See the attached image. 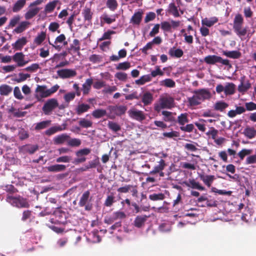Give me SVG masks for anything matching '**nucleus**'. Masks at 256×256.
<instances>
[{
    "mask_svg": "<svg viewBox=\"0 0 256 256\" xmlns=\"http://www.w3.org/2000/svg\"><path fill=\"white\" fill-rule=\"evenodd\" d=\"M48 172H58L64 171L66 166L64 164H56L46 168Z\"/></svg>",
    "mask_w": 256,
    "mask_h": 256,
    "instance_id": "obj_23",
    "label": "nucleus"
},
{
    "mask_svg": "<svg viewBox=\"0 0 256 256\" xmlns=\"http://www.w3.org/2000/svg\"><path fill=\"white\" fill-rule=\"evenodd\" d=\"M223 54L227 57L232 58H238L241 56V53L238 50L224 51Z\"/></svg>",
    "mask_w": 256,
    "mask_h": 256,
    "instance_id": "obj_38",
    "label": "nucleus"
},
{
    "mask_svg": "<svg viewBox=\"0 0 256 256\" xmlns=\"http://www.w3.org/2000/svg\"><path fill=\"white\" fill-rule=\"evenodd\" d=\"M130 67V64L128 62H120L116 66V68L118 70H126Z\"/></svg>",
    "mask_w": 256,
    "mask_h": 256,
    "instance_id": "obj_56",
    "label": "nucleus"
},
{
    "mask_svg": "<svg viewBox=\"0 0 256 256\" xmlns=\"http://www.w3.org/2000/svg\"><path fill=\"white\" fill-rule=\"evenodd\" d=\"M252 152V150L250 149H242L238 154V156L241 160H244L246 156L250 154Z\"/></svg>",
    "mask_w": 256,
    "mask_h": 256,
    "instance_id": "obj_52",
    "label": "nucleus"
},
{
    "mask_svg": "<svg viewBox=\"0 0 256 256\" xmlns=\"http://www.w3.org/2000/svg\"><path fill=\"white\" fill-rule=\"evenodd\" d=\"M228 106V104L226 102L218 101L215 103L214 108L216 110L222 112Z\"/></svg>",
    "mask_w": 256,
    "mask_h": 256,
    "instance_id": "obj_42",
    "label": "nucleus"
},
{
    "mask_svg": "<svg viewBox=\"0 0 256 256\" xmlns=\"http://www.w3.org/2000/svg\"><path fill=\"white\" fill-rule=\"evenodd\" d=\"M70 50H73L74 52L78 53V55L80 54V41L78 39H74V40L73 44L70 45V48H68L69 52Z\"/></svg>",
    "mask_w": 256,
    "mask_h": 256,
    "instance_id": "obj_43",
    "label": "nucleus"
},
{
    "mask_svg": "<svg viewBox=\"0 0 256 256\" xmlns=\"http://www.w3.org/2000/svg\"><path fill=\"white\" fill-rule=\"evenodd\" d=\"M116 34V32L114 30H108L107 32H105L102 38H100L98 39L99 41H102L106 40H110L111 39V36L112 34Z\"/></svg>",
    "mask_w": 256,
    "mask_h": 256,
    "instance_id": "obj_54",
    "label": "nucleus"
},
{
    "mask_svg": "<svg viewBox=\"0 0 256 256\" xmlns=\"http://www.w3.org/2000/svg\"><path fill=\"white\" fill-rule=\"evenodd\" d=\"M24 54L22 52H16L12 56L14 62H16L18 66H23L28 62V60H24Z\"/></svg>",
    "mask_w": 256,
    "mask_h": 256,
    "instance_id": "obj_11",
    "label": "nucleus"
},
{
    "mask_svg": "<svg viewBox=\"0 0 256 256\" xmlns=\"http://www.w3.org/2000/svg\"><path fill=\"white\" fill-rule=\"evenodd\" d=\"M78 123L80 126L84 128H88L91 127L92 124V122L91 121L85 118H82L81 120Z\"/></svg>",
    "mask_w": 256,
    "mask_h": 256,
    "instance_id": "obj_59",
    "label": "nucleus"
},
{
    "mask_svg": "<svg viewBox=\"0 0 256 256\" xmlns=\"http://www.w3.org/2000/svg\"><path fill=\"white\" fill-rule=\"evenodd\" d=\"M162 114L164 116V120L166 122H172L174 118L172 116V112L164 110L162 112Z\"/></svg>",
    "mask_w": 256,
    "mask_h": 256,
    "instance_id": "obj_55",
    "label": "nucleus"
},
{
    "mask_svg": "<svg viewBox=\"0 0 256 256\" xmlns=\"http://www.w3.org/2000/svg\"><path fill=\"white\" fill-rule=\"evenodd\" d=\"M51 122L52 121L50 120H46L38 122L36 124L34 130H40L44 129L50 125Z\"/></svg>",
    "mask_w": 256,
    "mask_h": 256,
    "instance_id": "obj_37",
    "label": "nucleus"
},
{
    "mask_svg": "<svg viewBox=\"0 0 256 256\" xmlns=\"http://www.w3.org/2000/svg\"><path fill=\"white\" fill-rule=\"evenodd\" d=\"M108 126L110 129L114 132H117L120 130V126L115 122H108Z\"/></svg>",
    "mask_w": 256,
    "mask_h": 256,
    "instance_id": "obj_53",
    "label": "nucleus"
},
{
    "mask_svg": "<svg viewBox=\"0 0 256 256\" xmlns=\"http://www.w3.org/2000/svg\"><path fill=\"white\" fill-rule=\"evenodd\" d=\"M164 74V72L160 70V66H156V70H152L150 75L151 76L152 78V77L154 78L157 76H162Z\"/></svg>",
    "mask_w": 256,
    "mask_h": 256,
    "instance_id": "obj_60",
    "label": "nucleus"
},
{
    "mask_svg": "<svg viewBox=\"0 0 256 256\" xmlns=\"http://www.w3.org/2000/svg\"><path fill=\"white\" fill-rule=\"evenodd\" d=\"M69 138L70 136L66 134H63L56 136L54 138V142L56 144H62Z\"/></svg>",
    "mask_w": 256,
    "mask_h": 256,
    "instance_id": "obj_35",
    "label": "nucleus"
},
{
    "mask_svg": "<svg viewBox=\"0 0 256 256\" xmlns=\"http://www.w3.org/2000/svg\"><path fill=\"white\" fill-rule=\"evenodd\" d=\"M204 62L209 64H214L217 62L220 63L223 65L228 66V68L232 67V64H230V60L228 59H222L220 56L216 55H209L204 58Z\"/></svg>",
    "mask_w": 256,
    "mask_h": 256,
    "instance_id": "obj_5",
    "label": "nucleus"
},
{
    "mask_svg": "<svg viewBox=\"0 0 256 256\" xmlns=\"http://www.w3.org/2000/svg\"><path fill=\"white\" fill-rule=\"evenodd\" d=\"M46 86H40L38 85L36 89V92H39L40 94V96L41 98H45L44 94H46Z\"/></svg>",
    "mask_w": 256,
    "mask_h": 256,
    "instance_id": "obj_61",
    "label": "nucleus"
},
{
    "mask_svg": "<svg viewBox=\"0 0 256 256\" xmlns=\"http://www.w3.org/2000/svg\"><path fill=\"white\" fill-rule=\"evenodd\" d=\"M93 84L92 78H88L86 80V82L82 84V91L84 95H87L90 92L91 86Z\"/></svg>",
    "mask_w": 256,
    "mask_h": 256,
    "instance_id": "obj_28",
    "label": "nucleus"
},
{
    "mask_svg": "<svg viewBox=\"0 0 256 256\" xmlns=\"http://www.w3.org/2000/svg\"><path fill=\"white\" fill-rule=\"evenodd\" d=\"M30 76V74L20 73L18 77L15 80V81L18 83L21 82L26 80Z\"/></svg>",
    "mask_w": 256,
    "mask_h": 256,
    "instance_id": "obj_62",
    "label": "nucleus"
},
{
    "mask_svg": "<svg viewBox=\"0 0 256 256\" xmlns=\"http://www.w3.org/2000/svg\"><path fill=\"white\" fill-rule=\"evenodd\" d=\"M90 192H84L80 198L78 205L80 207H84L85 210L90 211L92 208V204L90 203Z\"/></svg>",
    "mask_w": 256,
    "mask_h": 256,
    "instance_id": "obj_7",
    "label": "nucleus"
},
{
    "mask_svg": "<svg viewBox=\"0 0 256 256\" xmlns=\"http://www.w3.org/2000/svg\"><path fill=\"white\" fill-rule=\"evenodd\" d=\"M59 86L58 84H56L52 86L50 88L46 90V94L44 96L45 98L48 97L50 96L52 94L56 92L59 88Z\"/></svg>",
    "mask_w": 256,
    "mask_h": 256,
    "instance_id": "obj_58",
    "label": "nucleus"
},
{
    "mask_svg": "<svg viewBox=\"0 0 256 256\" xmlns=\"http://www.w3.org/2000/svg\"><path fill=\"white\" fill-rule=\"evenodd\" d=\"M160 84L167 88H174L176 86V83L171 78H166L160 82Z\"/></svg>",
    "mask_w": 256,
    "mask_h": 256,
    "instance_id": "obj_49",
    "label": "nucleus"
},
{
    "mask_svg": "<svg viewBox=\"0 0 256 256\" xmlns=\"http://www.w3.org/2000/svg\"><path fill=\"white\" fill-rule=\"evenodd\" d=\"M27 42L26 38L22 37L18 39L14 44H12L13 48L16 50H20L23 46L26 44Z\"/></svg>",
    "mask_w": 256,
    "mask_h": 256,
    "instance_id": "obj_24",
    "label": "nucleus"
},
{
    "mask_svg": "<svg viewBox=\"0 0 256 256\" xmlns=\"http://www.w3.org/2000/svg\"><path fill=\"white\" fill-rule=\"evenodd\" d=\"M12 90V88L8 85L4 84L0 86V94L2 96H8Z\"/></svg>",
    "mask_w": 256,
    "mask_h": 256,
    "instance_id": "obj_41",
    "label": "nucleus"
},
{
    "mask_svg": "<svg viewBox=\"0 0 256 256\" xmlns=\"http://www.w3.org/2000/svg\"><path fill=\"white\" fill-rule=\"evenodd\" d=\"M188 114L185 112L181 114L178 116L177 122L180 126H184L188 122Z\"/></svg>",
    "mask_w": 256,
    "mask_h": 256,
    "instance_id": "obj_31",
    "label": "nucleus"
},
{
    "mask_svg": "<svg viewBox=\"0 0 256 256\" xmlns=\"http://www.w3.org/2000/svg\"><path fill=\"white\" fill-rule=\"evenodd\" d=\"M82 14L85 21H88V22H91L93 12H92L90 8L85 7L83 10Z\"/></svg>",
    "mask_w": 256,
    "mask_h": 256,
    "instance_id": "obj_30",
    "label": "nucleus"
},
{
    "mask_svg": "<svg viewBox=\"0 0 256 256\" xmlns=\"http://www.w3.org/2000/svg\"><path fill=\"white\" fill-rule=\"evenodd\" d=\"M244 134L250 139H252L256 136V130L252 127H246L244 130Z\"/></svg>",
    "mask_w": 256,
    "mask_h": 256,
    "instance_id": "obj_32",
    "label": "nucleus"
},
{
    "mask_svg": "<svg viewBox=\"0 0 256 256\" xmlns=\"http://www.w3.org/2000/svg\"><path fill=\"white\" fill-rule=\"evenodd\" d=\"M6 200L7 202L10 203L12 206L18 208H28L30 206L27 200L20 196L16 197L8 196Z\"/></svg>",
    "mask_w": 256,
    "mask_h": 256,
    "instance_id": "obj_3",
    "label": "nucleus"
},
{
    "mask_svg": "<svg viewBox=\"0 0 256 256\" xmlns=\"http://www.w3.org/2000/svg\"><path fill=\"white\" fill-rule=\"evenodd\" d=\"M174 100L173 98L170 96H163L159 98V104L155 106L154 109L159 111L160 109L171 108L174 107Z\"/></svg>",
    "mask_w": 256,
    "mask_h": 256,
    "instance_id": "obj_4",
    "label": "nucleus"
},
{
    "mask_svg": "<svg viewBox=\"0 0 256 256\" xmlns=\"http://www.w3.org/2000/svg\"><path fill=\"white\" fill-rule=\"evenodd\" d=\"M108 109L112 113L118 116H120L124 114L127 110V107L125 106H110Z\"/></svg>",
    "mask_w": 256,
    "mask_h": 256,
    "instance_id": "obj_9",
    "label": "nucleus"
},
{
    "mask_svg": "<svg viewBox=\"0 0 256 256\" xmlns=\"http://www.w3.org/2000/svg\"><path fill=\"white\" fill-rule=\"evenodd\" d=\"M142 12L140 11L136 12L132 16L130 22L134 24L139 25L142 20Z\"/></svg>",
    "mask_w": 256,
    "mask_h": 256,
    "instance_id": "obj_25",
    "label": "nucleus"
},
{
    "mask_svg": "<svg viewBox=\"0 0 256 256\" xmlns=\"http://www.w3.org/2000/svg\"><path fill=\"white\" fill-rule=\"evenodd\" d=\"M100 164V158L98 156H96L94 159L88 162V164L86 165L84 168H82V171H86L90 168H96Z\"/></svg>",
    "mask_w": 256,
    "mask_h": 256,
    "instance_id": "obj_20",
    "label": "nucleus"
},
{
    "mask_svg": "<svg viewBox=\"0 0 256 256\" xmlns=\"http://www.w3.org/2000/svg\"><path fill=\"white\" fill-rule=\"evenodd\" d=\"M149 216L146 215L137 216L134 222V226L138 228H142L144 226V224Z\"/></svg>",
    "mask_w": 256,
    "mask_h": 256,
    "instance_id": "obj_18",
    "label": "nucleus"
},
{
    "mask_svg": "<svg viewBox=\"0 0 256 256\" xmlns=\"http://www.w3.org/2000/svg\"><path fill=\"white\" fill-rule=\"evenodd\" d=\"M151 80V76L150 74H146L142 76L138 80H136L135 82L138 85H143Z\"/></svg>",
    "mask_w": 256,
    "mask_h": 256,
    "instance_id": "obj_44",
    "label": "nucleus"
},
{
    "mask_svg": "<svg viewBox=\"0 0 256 256\" xmlns=\"http://www.w3.org/2000/svg\"><path fill=\"white\" fill-rule=\"evenodd\" d=\"M244 18L240 14H238L235 16L234 20L233 28L236 34L239 36H244L247 33L246 28H242Z\"/></svg>",
    "mask_w": 256,
    "mask_h": 256,
    "instance_id": "obj_2",
    "label": "nucleus"
},
{
    "mask_svg": "<svg viewBox=\"0 0 256 256\" xmlns=\"http://www.w3.org/2000/svg\"><path fill=\"white\" fill-rule=\"evenodd\" d=\"M58 106V100L56 98L48 100L44 104L42 110L46 115L50 114Z\"/></svg>",
    "mask_w": 256,
    "mask_h": 256,
    "instance_id": "obj_8",
    "label": "nucleus"
},
{
    "mask_svg": "<svg viewBox=\"0 0 256 256\" xmlns=\"http://www.w3.org/2000/svg\"><path fill=\"white\" fill-rule=\"evenodd\" d=\"M46 34L44 32H42L35 38L34 42L38 45L40 44L46 39Z\"/></svg>",
    "mask_w": 256,
    "mask_h": 256,
    "instance_id": "obj_50",
    "label": "nucleus"
},
{
    "mask_svg": "<svg viewBox=\"0 0 256 256\" xmlns=\"http://www.w3.org/2000/svg\"><path fill=\"white\" fill-rule=\"evenodd\" d=\"M193 93L194 95L188 98V102L190 106L199 105L202 102L211 97L210 91L204 88L195 90Z\"/></svg>",
    "mask_w": 256,
    "mask_h": 256,
    "instance_id": "obj_1",
    "label": "nucleus"
},
{
    "mask_svg": "<svg viewBox=\"0 0 256 256\" xmlns=\"http://www.w3.org/2000/svg\"><path fill=\"white\" fill-rule=\"evenodd\" d=\"M200 180L208 188H210L213 181L215 179V177L213 175H205L204 174H198Z\"/></svg>",
    "mask_w": 256,
    "mask_h": 256,
    "instance_id": "obj_17",
    "label": "nucleus"
},
{
    "mask_svg": "<svg viewBox=\"0 0 256 256\" xmlns=\"http://www.w3.org/2000/svg\"><path fill=\"white\" fill-rule=\"evenodd\" d=\"M240 83L238 85V90L239 92L244 93L246 92L251 86V84L248 80H246V76L241 77Z\"/></svg>",
    "mask_w": 256,
    "mask_h": 256,
    "instance_id": "obj_14",
    "label": "nucleus"
},
{
    "mask_svg": "<svg viewBox=\"0 0 256 256\" xmlns=\"http://www.w3.org/2000/svg\"><path fill=\"white\" fill-rule=\"evenodd\" d=\"M81 144V140L78 138H72L68 142V144L71 146H78Z\"/></svg>",
    "mask_w": 256,
    "mask_h": 256,
    "instance_id": "obj_63",
    "label": "nucleus"
},
{
    "mask_svg": "<svg viewBox=\"0 0 256 256\" xmlns=\"http://www.w3.org/2000/svg\"><path fill=\"white\" fill-rule=\"evenodd\" d=\"M39 68L40 66L38 64H32L30 66L26 68L24 70L32 72L36 71Z\"/></svg>",
    "mask_w": 256,
    "mask_h": 256,
    "instance_id": "obj_64",
    "label": "nucleus"
},
{
    "mask_svg": "<svg viewBox=\"0 0 256 256\" xmlns=\"http://www.w3.org/2000/svg\"><path fill=\"white\" fill-rule=\"evenodd\" d=\"M182 184L193 189H197L200 190H205L204 187L202 186L198 182H196L194 178L189 179L188 181H184L182 182Z\"/></svg>",
    "mask_w": 256,
    "mask_h": 256,
    "instance_id": "obj_13",
    "label": "nucleus"
},
{
    "mask_svg": "<svg viewBox=\"0 0 256 256\" xmlns=\"http://www.w3.org/2000/svg\"><path fill=\"white\" fill-rule=\"evenodd\" d=\"M166 166V164L165 161L164 160L161 159L159 162V164L154 167V170L150 172V174H154L160 172L164 170Z\"/></svg>",
    "mask_w": 256,
    "mask_h": 256,
    "instance_id": "obj_26",
    "label": "nucleus"
},
{
    "mask_svg": "<svg viewBox=\"0 0 256 256\" xmlns=\"http://www.w3.org/2000/svg\"><path fill=\"white\" fill-rule=\"evenodd\" d=\"M66 124L64 123L62 126H56L50 127L44 132L46 135L50 136L54 134L66 129Z\"/></svg>",
    "mask_w": 256,
    "mask_h": 256,
    "instance_id": "obj_16",
    "label": "nucleus"
},
{
    "mask_svg": "<svg viewBox=\"0 0 256 256\" xmlns=\"http://www.w3.org/2000/svg\"><path fill=\"white\" fill-rule=\"evenodd\" d=\"M129 116L136 120L142 122L145 120L146 116L143 112L135 109L130 110L128 112Z\"/></svg>",
    "mask_w": 256,
    "mask_h": 256,
    "instance_id": "obj_10",
    "label": "nucleus"
},
{
    "mask_svg": "<svg viewBox=\"0 0 256 256\" xmlns=\"http://www.w3.org/2000/svg\"><path fill=\"white\" fill-rule=\"evenodd\" d=\"M66 40V37L65 35L64 34H60L56 38L54 42V44H52L50 41L48 42V43L52 45V47H54L55 49L60 50L62 48V46L58 45V44L62 43V42H64Z\"/></svg>",
    "mask_w": 256,
    "mask_h": 256,
    "instance_id": "obj_21",
    "label": "nucleus"
},
{
    "mask_svg": "<svg viewBox=\"0 0 256 256\" xmlns=\"http://www.w3.org/2000/svg\"><path fill=\"white\" fill-rule=\"evenodd\" d=\"M58 76L62 78H66L74 77L76 75L74 70L71 69H62L57 72Z\"/></svg>",
    "mask_w": 256,
    "mask_h": 256,
    "instance_id": "obj_12",
    "label": "nucleus"
},
{
    "mask_svg": "<svg viewBox=\"0 0 256 256\" xmlns=\"http://www.w3.org/2000/svg\"><path fill=\"white\" fill-rule=\"evenodd\" d=\"M218 21V19L216 17H213L210 19L205 18L202 20V24L207 26L210 27L217 22Z\"/></svg>",
    "mask_w": 256,
    "mask_h": 256,
    "instance_id": "obj_45",
    "label": "nucleus"
},
{
    "mask_svg": "<svg viewBox=\"0 0 256 256\" xmlns=\"http://www.w3.org/2000/svg\"><path fill=\"white\" fill-rule=\"evenodd\" d=\"M165 196L162 193L152 194L149 196V198L152 201L163 200Z\"/></svg>",
    "mask_w": 256,
    "mask_h": 256,
    "instance_id": "obj_51",
    "label": "nucleus"
},
{
    "mask_svg": "<svg viewBox=\"0 0 256 256\" xmlns=\"http://www.w3.org/2000/svg\"><path fill=\"white\" fill-rule=\"evenodd\" d=\"M141 100L144 106H148L152 103L154 100L153 95L150 92H146L142 96Z\"/></svg>",
    "mask_w": 256,
    "mask_h": 256,
    "instance_id": "obj_19",
    "label": "nucleus"
},
{
    "mask_svg": "<svg viewBox=\"0 0 256 256\" xmlns=\"http://www.w3.org/2000/svg\"><path fill=\"white\" fill-rule=\"evenodd\" d=\"M182 131L186 132H192L194 129V125L192 124H187L186 126H180Z\"/></svg>",
    "mask_w": 256,
    "mask_h": 256,
    "instance_id": "obj_57",
    "label": "nucleus"
},
{
    "mask_svg": "<svg viewBox=\"0 0 256 256\" xmlns=\"http://www.w3.org/2000/svg\"><path fill=\"white\" fill-rule=\"evenodd\" d=\"M168 54L172 57L180 58L183 56L184 52H183L182 50L180 48L175 49V48L173 47L170 49V50L168 51Z\"/></svg>",
    "mask_w": 256,
    "mask_h": 256,
    "instance_id": "obj_33",
    "label": "nucleus"
},
{
    "mask_svg": "<svg viewBox=\"0 0 256 256\" xmlns=\"http://www.w3.org/2000/svg\"><path fill=\"white\" fill-rule=\"evenodd\" d=\"M168 12L176 18L180 16L178 8L174 2H171L169 4Z\"/></svg>",
    "mask_w": 256,
    "mask_h": 256,
    "instance_id": "obj_40",
    "label": "nucleus"
},
{
    "mask_svg": "<svg viewBox=\"0 0 256 256\" xmlns=\"http://www.w3.org/2000/svg\"><path fill=\"white\" fill-rule=\"evenodd\" d=\"M38 149V145L26 144L20 148V151L23 154H33Z\"/></svg>",
    "mask_w": 256,
    "mask_h": 256,
    "instance_id": "obj_15",
    "label": "nucleus"
},
{
    "mask_svg": "<svg viewBox=\"0 0 256 256\" xmlns=\"http://www.w3.org/2000/svg\"><path fill=\"white\" fill-rule=\"evenodd\" d=\"M106 114V110L103 109H96L92 112V116L96 118H100Z\"/></svg>",
    "mask_w": 256,
    "mask_h": 256,
    "instance_id": "obj_47",
    "label": "nucleus"
},
{
    "mask_svg": "<svg viewBox=\"0 0 256 256\" xmlns=\"http://www.w3.org/2000/svg\"><path fill=\"white\" fill-rule=\"evenodd\" d=\"M235 85L232 83H228L224 87V93L226 95H231L234 93Z\"/></svg>",
    "mask_w": 256,
    "mask_h": 256,
    "instance_id": "obj_46",
    "label": "nucleus"
},
{
    "mask_svg": "<svg viewBox=\"0 0 256 256\" xmlns=\"http://www.w3.org/2000/svg\"><path fill=\"white\" fill-rule=\"evenodd\" d=\"M30 24V22L28 21L22 22L14 30V32L17 34L22 33L28 28Z\"/></svg>",
    "mask_w": 256,
    "mask_h": 256,
    "instance_id": "obj_36",
    "label": "nucleus"
},
{
    "mask_svg": "<svg viewBox=\"0 0 256 256\" xmlns=\"http://www.w3.org/2000/svg\"><path fill=\"white\" fill-rule=\"evenodd\" d=\"M91 152V149L84 148L80 149L75 152L76 158H74L72 163L76 165L83 163L86 160V156Z\"/></svg>",
    "mask_w": 256,
    "mask_h": 256,
    "instance_id": "obj_6",
    "label": "nucleus"
},
{
    "mask_svg": "<svg viewBox=\"0 0 256 256\" xmlns=\"http://www.w3.org/2000/svg\"><path fill=\"white\" fill-rule=\"evenodd\" d=\"M90 108V106L88 104H78L76 109V113L78 115L87 112Z\"/></svg>",
    "mask_w": 256,
    "mask_h": 256,
    "instance_id": "obj_39",
    "label": "nucleus"
},
{
    "mask_svg": "<svg viewBox=\"0 0 256 256\" xmlns=\"http://www.w3.org/2000/svg\"><path fill=\"white\" fill-rule=\"evenodd\" d=\"M26 0H18L14 4L12 10L14 12L20 11L26 4Z\"/></svg>",
    "mask_w": 256,
    "mask_h": 256,
    "instance_id": "obj_29",
    "label": "nucleus"
},
{
    "mask_svg": "<svg viewBox=\"0 0 256 256\" xmlns=\"http://www.w3.org/2000/svg\"><path fill=\"white\" fill-rule=\"evenodd\" d=\"M64 213L60 212H55L54 215V218H50V222L52 224H63L64 221L62 219Z\"/></svg>",
    "mask_w": 256,
    "mask_h": 256,
    "instance_id": "obj_27",
    "label": "nucleus"
},
{
    "mask_svg": "<svg viewBox=\"0 0 256 256\" xmlns=\"http://www.w3.org/2000/svg\"><path fill=\"white\" fill-rule=\"evenodd\" d=\"M40 8L38 7L29 8L28 12L24 14L26 20H30L40 12Z\"/></svg>",
    "mask_w": 256,
    "mask_h": 256,
    "instance_id": "obj_22",
    "label": "nucleus"
},
{
    "mask_svg": "<svg viewBox=\"0 0 256 256\" xmlns=\"http://www.w3.org/2000/svg\"><path fill=\"white\" fill-rule=\"evenodd\" d=\"M106 6L112 11H114L118 6L116 0H107Z\"/></svg>",
    "mask_w": 256,
    "mask_h": 256,
    "instance_id": "obj_48",
    "label": "nucleus"
},
{
    "mask_svg": "<svg viewBox=\"0 0 256 256\" xmlns=\"http://www.w3.org/2000/svg\"><path fill=\"white\" fill-rule=\"evenodd\" d=\"M58 0H54L53 1L48 2L45 6L44 12L46 13L52 12L55 9L57 4L58 3Z\"/></svg>",
    "mask_w": 256,
    "mask_h": 256,
    "instance_id": "obj_34",
    "label": "nucleus"
}]
</instances>
